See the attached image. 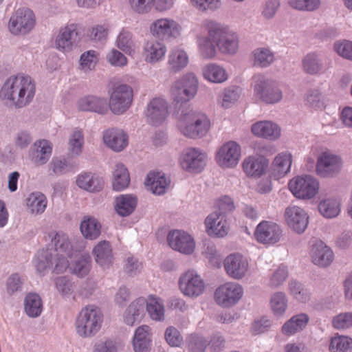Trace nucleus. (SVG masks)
I'll use <instances>...</instances> for the list:
<instances>
[{
    "label": "nucleus",
    "mask_w": 352,
    "mask_h": 352,
    "mask_svg": "<svg viewBox=\"0 0 352 352\" xmlns=\"http://www.w3.org/2000/svg\"><path fill=\"white\" fill-rule=\"evenodd\" d=\"M36 94V84L29 76L9 77L0 89V99L6 104L23 108L32 102Z\"/></svg>",
    "instance_id": "f257e3e1"
},
{
    "label": "nucleus",
    "mask_w": 352,
    "mask_h": 352,
    "mask_svg": "<svg viewBox=\"0 0 352 352\" xmlns=\"http://www.w3.org/2000/svg\"><path fill=\"white\" fill-rule=\"evenodd\" d=\"M177 126L184 135L196 138L207 134L210 128V121L205 114L188 108L182 111Z\"/></svg>",
    "instance_id": "f03ea898"
},
{
    "label": "nucleus",
    "mask_w": 352,
    "mask_h": 352,
    "mask_svg": "<svg viewBox=\"0 0 352 352\" xmlns=\"http://www.w3.org/2000/svg\"><path fill=\"white\" fill-rule=\"evenodd\" d=\"M102 322L101 310L94 305L87 306L81 309L76 318V331L80 337H92L100 330Z\"/></svg>",
    "instance_id": "7ed1b4c3"
},
{
    "label": "nucleus",
    "mask_w": 352,
    "mask_h": 352,
    "mask_svg": "<svg viewBox=\"0 0 352 352\" xmlns=\"http://www.w3.org/2000/svg\"><path fill=\"white\" fill-rule=\"evenodd\" d=\"M54 245V249L41 250L38 252V264H64L68 257L72 256V246L65 234L52 232L49 235Z\"/></svg>",
    "instance_id": "20e7f679"
},
{
    "label": "nucleus",
    "mask_w": 352,
    "mask_h": 352,
    "mask_svg": "<svg viewBox=\"0 0 352 352\" xmlns=\"http://www.w3.org/2000/svg\"><path fill=\"white\" fill-rule=\"evenodd\" d=\"M210 36L223 53L234 54L238 49V37L228 27L213 21L206 23Z\"/></svg>",
    "instance_id": "39448f33"
},
{
    "label": "nucleus",
    "mask_w": 352,
    "mask_h": 352,
    "mask_svg": "<svg viewBox=\"0 0 352 352\" xmlns=\"http://www.w3.org/2000/svg\"><path fill=\"white\" fill-rule=\"evenodd\" d=\"M288 187L294 197L301 199H311L318 192L319 182L312 176H297L292 179Z\"/></svg>",
    "instance_id": "423d86ee"
},
{
    "label": "nucleus",
    "mask_w": 352,
    "mask_h": 352,
    "mask_svg": "<svg viewBox=\"0 0 352 352\" xmlns=\"http://www.w3.org/2000/svg\"><path fill=\"white\" fill-rule=\"evenodd\" d=\"M243 288L238 283L228 282L219 285L214 291V300L221 307L230 308L243 298Z\"/></svg>",
    "instance_id": "0eeeda50"
},
{
    "label": "nucleus",
    "mask_w": 352,
    "mask_h": 352,
    "mask_svg": "<svg viewBox=\"0 0 352 352\" xmlns=\"http://www.w3.org/2000/svg\"><path fill=\"white\" fill-rule=\"evenodd\" d=\"M35 23L34 12L29 8H23L16 10L12 14L8 26L12 34L25 35L34 28Z\"/></svg>",
    "instance_id": "6e6552de"
},
{
    "label": "nucleus",
    "mask_w": 352,
    "mask_h": 352,
    "mask_svg": "<svg viewBox=\"0 0 352 352\" xmlns=\"http://www.w3.org/2000/svg\"><path fill=\"white\" fill-rule=\"evenodd\" d=\"M197 85L195 75L188 73L173 84L170 89L171 96L177 102H187L195 96Z\"/></svg>",
    "instance_id": "1a4fd4ad"
},
{
    "label": "nucleus",
    "mask_w": 352,
    "mask_h": 352,
    "mask_svg": "<svg viewBox=\"0 0 352 352\" xmlns=\"http://www.w3.org/2000/svg\"><path fill=\"white\" fill-rule=\"evenodd\" d=\"M182 30L181 25L170 18L156 19L149 27L151 34L162 41L178 38L181 35Z\"/></svg>",
    "instance_id": "9d476101"
},
{
    "label": "nucleus",
    "mask_w": 352,
    "mask_h": 352,
    "mask_svg": "<svg viewBox=\"0 0 352 352\" xmlns=\"http://www.w3.org/2000/svg\"><path fill=\"white\" fill-rule=\"evenodd\" d=\"M179 287L184 296L197 298L204 293L206 284L201 276L195 271L188 270L180 276Z\"/></svg>",
    "instance_id": "9b49d317"
},
{
    "label": "nucleus",
    "mask_w": 352,
    "mask_h": 352,
    "mask_svg": "<svg viewBox=\"0 0 352 352\" xmlns=\"http://www.w3.org/2000/svg\"><path fill=\"white\" fill-rule=\"evenodd\" d=\"M207 162V155L199 148H187L182 153L179 162L187 172L199 173L203 170Z\"/></svg>",
    "instance_id": "f8f14e48"
},
{
    "label": "nucleus",
    "mask_w": 352,
    "mask_h": 352,
    "mask_svg": "<svg viewBox=\"0 0 352 352\" xmlns=\"http://www.w3.org/2000/svg\"><path fill=\"white\" fill-rule=\"evenodd\" d=\"M132 101V88L128 85H120L111 93L109 108L113 113L121 114L129 108Z\"/></svg>",
    "instance_id": "ddd939ff"
},
{
    "label": "nucleus",
    "mask_w": 352,
    "mask_h": 352,
    "mask_svg": "<svg viewBox=\"0 0 352 352\" xmlns=\"http://www.w3.org/2000/svg\"><path fill=\"white\" fill-rule=\"evenodd\" d=\"M241 158V146L234 141L223 144L217 151L215 160L223 168H232L237 166Z\"/></svg>",
    "instance_id": "4468645a"
},
{
    "label": "nucleus",
    "mask_w": 352,
    "mask_h": 352,
    "mask_svg": "<svg viewBox=\"0 0 352 352\" xmlns=\"http://www.w3.org/2000/svg\"><path fill=\"white\" fill-rule=\"evenodd\" d=\"M167 241L173 250L186 255L192 254L196 247L194 238L182 230L170 231L168 234Z\"/></svg>",
    "instance_id": "2eb2a0df"
},
{
    "label": "nucleus",
    "mask_w": 352,
    "mask_h": 352,
    "mask_svg": "<svg viewBox=\"0 0 352 352\" xmlns=\"http://www.w3.org/2000/svg\"><path fill=\"white\" fill-rule=\"evenodd\" d=\"M283 236V230L277 223L262 221L255 230L254 236L256 241L265 245H274L280 241Z\"/></svg>",
    "instance_id": "dca6fc26"
},
{
    "label": "nucleus",
    "mask_w": 352,
    "mask_h": 352,
    "mask_svg": "<svg viewBox=\"0 0 352 352\" xmlns=\"http://www.w3.org/2000/svg\"><path fill=\"white\" fill-rule=\"evenodd\" d=\"M255 85L254 95L266 103H274L282 98V93L276 89L272 82L267 80L264 76L258 74L254 77Z\"/></svg>",
    "instance_id": "f3484780"
},
{
    "label": "nucleus",
    "mask_w": 352,
    "mask_h": 352,
    "mask_svg": "<svg viewBox=\"0 0 352 352\" xmlns=\"http://www.w3.org/2000/svg\"><path fill=\"white\" fill-rule=\"evenodd\" d=\"M241 168L247 177L259 178L267 173L269 160L263 155H250L243 160Z\"/></svg>",
    "instance_id": "a211bd4d"
},
{
    "label": "nucleus",
    "mask_w": 352,
    "mask_h": 352,
    "mask_svg": "<svg viewBox=\"0 0 352 352\" xmlns=\"http://www.w3.org/2000/svg\"><path fill=\"white\" fill-rule=\"evenodd\" d=\"M78 36V25L67 24L59 30L58 34L55 36V47L61 52L71 51Z\"/></svg>",
    "instance_id": "6ab92c4d"
},
{
    "label": "nucleus",
    "mask_w": 352,
    "mask_h": 352,
    "mask_svg": "<svg viewBox=\"0 0 352 352\" xmlns=\"http://www.w3.org/2000/svg\"><path fill=\"white\" fill-rule=\"evenodd\" d=\"M285 219L287 226L297 233H302L308 225V215L301 208L290 206L286 208Z\"/></svg>",
    "instance_id": "aec40b11"
},
{
    "label": "nucleus",
    "mask_w": 352,
    "mask_h": 352,
    "mask_svg": "<svg viewBox=\"0 0 352 352\" xmlns=\"http://www.w3.org/2000/svg\"><path fill=\"white\" fill-rule=\"evenodd\" d=\"M341 168L340 159L327 152L322 153L316 164V172L320 177L332 176L338 173Z\"/></svg>",
    "instance_id": "412c9836"
},
{
    "label": "nucleus",
    "mask_w": 352,
    "mask_h": 352,
    "mask_svg": "<svg viewBox=\"0 0 352 352\" xmlns=\"http://www.w3.org/2000/svg\"><path fill=\"white\" fill-rule=\"evenodd\" d=\"M206 232L210 236L223 237L229 230L226 217L217 212L211 213L205 220Z\"/></svg>",
    "instance_id": "4be33fe9"
},
{
    "label": "nucleus",
    "mask_w": 352,
    "mask_h": 352,
    "mask_svg": "<svg viewBox=\"0 0 352 352\" xmlns=\"http://www.w3.org/2000/svg\"><path fill=\"white\" fill-rule=\"evenodd\" d=\"M168 114V105L163 98H153L148 104L146 115L151 124L161 123L166 118Z\"/></svg>",
    "instance_id": "5701e85b"
},
{
    "label": "nucleus",
    "mask_w": 352,
    "mask_h": 352,
    "mask_svg": "<svg viewBox=\"0 0 352 352\" xmlns=\"http://www.w3.org/2000/svg\"><path fill=\"white\" fill-rule=\"evenodd\" d=\"M52 152V144L46 140H40L34 142L31 150V160L36 166L45 164L50 159Z\"/></svg>",
    "instance_id": "b1692460"
},
{
    "label": "nucleus",
    "mask_w": 352,
    "mask_h": 352,
    "mask_svg": "<svg viewBox=\"0 0 352 352\" xmlns=\"http://www.w3.org/2000/svg\"><path fill=\"white\" fill-rule=\"evenodd\" d=\"M146 300L140 298L133 301L124 313L123 319L126 324L133 326L140 322L144 316Z\"/></svg>",
    "instance_id": "393cba45"
},
{
    "label": "nucleus",
    "mask_w": 352,
    "mask_h": 352,
    "mask_svg": "<svg viewBox=\"0 0 352 352\" xmlns=\"http://www.w3.org/2000/svg\"><path fill=\"white\" fill-rule=\"evenodd\" d=\"M310 256L314 264H331L334 260L332 250L321 241L311 246Z\"/></svg>",
    "instance_id": "a878e982"
},
{
    "label": "nucleus",
    "mask_w": 352,
    "mask_h": 352,
    "mask_svg": "<svg viewBox=\"0 0 352 352\" xmlns=\"http://www.w3.org/2000/svg\"><path fill=\"white\" fill-rule=\"evenodd\" d=\"M104 144L115 151L123 150L128 144V138L120 129H108L103 135Z\"/></svg>",
    "instance_id": "bb28decb"
},
{
    "label": "nucleus",
    "mask_w": 352,
    "mask_h": 352,
    "mask_svg": "<svg viewBox=\"0 0 352 352\" xmlns=\"http://www.w3.org/2000/svg\"><path fill=\"white\" fill-rule=\"evenodd\" d=\"M166 53V45L157 41H148L144 47V60L150 64H155L164 60Z\"/></svg>",
    "instance_id": "cd10ccee"
},
{
    "label": "nucleus",
    "mask_w": 352,
    "mask_h": 352,
    "mask_svg": "<svg viewBox=\"0 0 352 352\" xmlns=\"http://www.w3.org/2000/svg\"><path fill=\"white\" fill-rule=\"evenodd\" d=\"M252 133L260 138L275 140L280 135L279 126L270 121H259L252 126Z\"/></svg>",
    "instance_id": "c85d7f7f"
},
{
    "label": "nucleus",
    "mask_w": 352,
    "mask_h": 352,
    "mask_svg": "<svg viewBox=\"0 0 352 352\" xmlns=\"http://www.w3.org/2000/svg\"><path fill=\"white\" fill-rule=\"evenodd\" d=\"M79 110L105 113L107 111V102L104 98L94 96H87L81 98L77 103Z\"/></svg>",
    "instance_id": "c756f323"
},
{
    "label": "nucleus",
    "mask_w": 352,
    "mask_h": 352,
    "mask_svg": "<svg viewBox=\"0 0 352 352\" xmlns=\"http://www.w3.org/2000/svg\"><path fill=\"white\" fill-rule=\"evenodd\" d=\"M189 58L186 52L175 47L170 50L167 61L170 72L177 73L184 69L188 64Z\"/></svg>",
    "instance_id": "7c9ffc66"
},
{
    "label": "nucleus",
    "mask_w": 352,
    "mask_h": 352,
    "mask_svg": "<svg viewBox=\"0 0 352 352\" xmlns=\"http://www.w3.org/2000/svg\"><path fill=\"white\" fill-rule=\"evenodd\" d=\"M292 164L291 153L283 152L278 154L272 162V175L277 179L284 177L290 171Z\"/></svg>",
    "instance_id": "2f4dec72"
},
{
    "label": "nucleus",
    "mask_w": 352,
    "mask_h": 352,
    "mask_svg": "<svg viewBox=\"0 0 352 352\" xmlns=\"http://www.w3.org/2000/svg\"><path fill=\"white\" fill-rule=\"evenodd\" d=\"M116 45L118 49L129 56L135 54L138 49L137 41L132 32L124 29H122L118 35Z\"/></svg>",
    "instance_id": "473e14b6"
},
{
    "label": "nucleus",
    "mask_w": 352,
    "mask_h": 352,
    "mask_svg": "<svg viewBox=\"0 0 352 352\" xmlns=\"http://www.w3.org/2000/svg\"><path fill=\"white\" fill-rule=\"evenodd\" d=\"M170 181L164 175L155 172L148 174L145 181V185L156 195L164 193Z\"/></svg>",
    "instance_id": "72a5a7b5"
},
{
    "label": "nucleus",
    "mask_w": 352,
    "mask_h": 352,
    "mask_svg": "<svg viewBox=\"0 0 352 352\" xmlns=\"http://www.w3.org/2000/svg\"><path fill=\"white\" fill-rule=\"evenodd\" d=\"M320 214L325 218H335L341 211V200L338 197H330L321 201L318 205Z\"/></svg>",
    "instance_id": "f704fd0d"
},
{
    "label": "nucleus",
    "mask_w": 352,
    "mask_h": 352,
    "mask_svg": "<svg viewBox=\"0 0 352 352\" xmlns=\"http://www.w3.org/2000/svg\"><path fill=\"white\" fill-rule=\"evenodd\" d=\"M76 184L80 188L90 192L99 191L103 186V181L101 179L87 173L78 177Z\"/></svg>",
    "instance_id": "c9c22d12"
},
{
    "label": "nucleus",
    "mask_w": 352,
    "mask_h": 352,
    "mask_svg": "<svg viewBox=\"0 0 352 352\" xmlns=\"http://www.w3.org/2000/svg\"><path fill=\"white\" fill-rule=\"evenodd\" d=\"M203 76L207 80L221 83L228 79V74L226 70L216 64H208L203 68Z\"/></svg>",
    "instance_id": "e433bc0d"
},
{
    "label": "nucleus",
    "mask_w": 352,
    "mask_h": 352,
    "mask_svg": "<svg viewBox=\"0 0 352 352\" xmlns=\"http://www.w3.org/2000/svg\"><path fill=\"white\" fill-rule=\"evenodd\" d=\"M308 320V316L304 314L293 316L284 324L282 327V332L287 336L293 335L302 330L307 325Z\"/></svg>",
    "instance_id": "4c0bfd02"
},
{
    "label": "nucleus",
    "mask_w": 352,
    "mask_h": 352,
    "mask_svg": "<svg viewBox=\"0 0 352 352\" xmlns=\"http://www.w3.org/2000/svg\"><path fill=\"white\" fill-rule=\"evenodd\" d=\"M113 177L112 185L114 190L120 191L129 186L130 182L129 174L123 164H116Z\"/></svg>",
    "instance_id": "58836bf2"
},
{
    "label": "nucleus",
    "mask_w": 352,
    "mask_h": 352,
    "mask_svg": "<svg viewBox=\"0 0 352 352\" xmlns=\"http://www.w3.org/2000/svg\"><path fill=\"white\" fill-rule=\"evenodd\" d=\"M137 199L129 195H123L116 198V210L122 217L129 215L135 208Z\"/></svg>",
    "instance_id": "ea45409f"
},
{
    "label": "nucleus",
    "mask_w": 352,
    "mask_h": 352,
    "mask_svg": "<svg viewBox=\"0 0 352 352\" xmlns=\"http://www.w3.org/2000/svg\"><path fill=\"white\" fill-rule=\"evenodd\" d=\"M305 72L309 74H319L324 72L326 67L316 54H308L302 60Z\"/></svg>",
    "instance_id": "a19ab883"
},
{
    "label": "nucleus",
    "mask_w": 352,
    "mask_h": 352,
    "mask_svg": "<svg viewBox=\"0 0 352 352\" xmlns=\"http://www.w3.org/2000/svg\"><path fill=\"white\" fill-rule=\"evenodd\" d=\"M47 199L41 192H32L26 199V206L32 214L43 213L47 206Z\"/></svg>",
    "instance_id": "79ce46f5"
},
{
    "label": "nucleus",
    "mask_w": 352,
    "mask_h": 352,
    "mask_svg": "<svg viewBox=\"0 0 352 352\" xmlns=\"http://www.w3.org/2000/svg\"><path fill=\"white\" fill-rule=\"evenodd\" d=\"M145 305L146 311L152 320H161L164 318V307L159 298L151 295L146 300Z\"/></svg>",
    "instance_id": "37998d69"
},
{
    "label": "nucleus",
    "mask_w": 352,
    "mask_h": 352,
    "mask_svg": "<svg viewBox=\"0 0 352 352\" xmlns=\"http://www.w3.org/2000/svg\"><path fill=\"white\" fill-rule=\"evenodd\" d=\"M25 311L30 317H37L42 311L43 305L40 296L36 294L30 293L25 300Z\"/></svg>",
    "instance_id": "c03bdc74"
},
{
    "label": "nucleus",
    "mask_w": 352,
    "mask_h": 352,
    "mask_svg": "<svg viewBox=\"0 0 352 352\" xmlns=\"http://www.w3.org/2000/svg\"><path fill=\"white\" fill-rule=\"evenodd\" d=\"M100 224L94 218L84 219L80 224V230L83 236L89 239H95L100 234Z\"/></svg>",
    "instance_id": "a18cd8bd"
},
{
    "label": "nucleus",
    "mask_w": 352,
    "mask_h": 352,
    "mask_svg": "<svg viewBox=\"0 0 352 352\" xmlns=\"http://www.w3.org/2000/svg\"><path fill=\"white\" fill-rule=\"evenodd\" d=\"M329 349L330 352H351L352 339L348 336H336L331 338Z\"/></svg>",
    "instance_id": "49530a36"
},
{
    "label": "nucleus",
    "mask_w": 352,
    "mask_h": 352,
    "mask_svg": "<svg viewBox=\"0 0 352 352\" xmlns=\"http://www.w3.org/2000/svg\"><path fill=\"white\" fill-rule=\"evenodd\" d=\"M93 254L97 263H105L112 257V250L110 243L107 241L99 242L93 250Z\"/></svg>",
    "instance_id": "de8ad7c7"
},
{
    "label": "nucleus",
    "mask_w": 352,
    "mask_h": 352,
    "mask_svg": "<svg viewBox=\"0 0 352 352\" xmlns=\"http://www.w3.org/2000/svg\"><path fill=\"white\" fill-rule=\"evenodd\" d=\"M197 44L199 52L203 57L211 58L214 56L217 45L209 34L208 37H199L197 40Z\"/></svg>",
    "instance_id": "09e8293b"
},
{
    "label": "nucleus",
    "mask_w": 352,
    "mask_h": 352,
    "mask_svg": "<svg viewBox=\"0 0 352 352\" xmlns=\"http://www.w3.org/2000/svg\"><path fill=\"white\" fill-rule=\"evenodd\" d=\"M306 104L316 110L324 109V99L318 89L310 90L305 98Z\"/></svg>",
    "instance_id": "8fccbe9b"
},
{
    "label": "nucleus",
    "mask_w": 352,
    "mask_h": 352,
    "mask_svg": "<svg viewBox=\"0 0 352 352\" xmlns=\"http://www.w3.org/2000/svg\"><path fill=\"white\" fill-rule=\"evenodd\" d=\"M273 313L276 316H282L287 309V299L285 294L277 292L274 294L270 301Z\"/></svg>",
    "instance_id": "3c124183"
},
{
    "label": "nucleus",
    "mask_w": 352,
    "mask_h": 352,
    "mask_svg": "<svg viewBox=\"0 0 352 352\" xmlns=\"http://www.w3.org/2000/svg\"><path fill=\"white\" fill-rule=\"evenodd\" d=\"M98 60V54L94 50H89L83 53L80 59L81 69L85 72L94 69Z\"/></svg>",
    "instance_id": "603ef678"
},
{
    "label": "nucleus",
    "mask_w": 352,
    "mask_h": 352,
    "mask_svg": "<svg viewBox=\"0 0 352 352\" xmlns=\"http://www.w3.org/2000/svg\"><path fill=\"white\" fill-rule=\"evenodd\" d=\"M208 345V341L197 335H190L187 340V347L189 352H204Z\"/></svg>",
    "instance_id": "864d4df0"
},
{
    "label": "nucleus",
    "mask_w": 352,
    "mask_h": 352,
    "mask_svg": "<svg viewBox=\"0 0 352 352\" xmlns=\"http://www.w3.org/2000/svg\"><path fill=\"white\" fill-rule=\"evenodd\" d=\"M84 137L81 130L76 129L71 135L69 141V150L72 153L78 155L82 152Z\"/></svg>",
    "instance_id": "5fc2aeb1"
},
{
    "label": "nucleus",
    "mask_w": 352,
    "mask_h": 352,
    "mask_svg": "<svg viewBox=\"0 0 352 352\" xmlns=\"http://www.w3.org/2000/svg\"><path fill=\"white\" fill-rule=\"evenodd\" d=\"M254 65L266 67L274 60L273 54L267 49H258L254 52Z\"/></svg>",
    "instance_id": "6e6d98bb"
},
{
    "label": "nucleus",
    "mask_w": 352,
    "mask_h": 352,
    "mask_svg": "<svg viewBox=\"0 0 352 352\" xmlns=\"http://www.w3.org/2000/svg\"><path fill=\"white\" fill-rule=\"evenodd\" d=\"M131 9L138 14L149 12L153 7L154 0H128Z\"/></svg>",
    "instance_id": "4d7b16f0"
},
{
    "label": "nucleus",
    "mask_w": 352,
    "mask_h": 352,
    "mask_svg": "<svg viewBox=\"0 0 352 352\" xmlns=\"http://www.w3.org/2000/svg\"><path fill=\"white\" fill-rule=\"evenodd\" d=\"M289 4L300 10L313 11L320 5V0H289Z\"/></svg>",
    "instance_id": "13d9d810"
},
{
    "label": "nucleus",
    "mask_w": 352,
    "mask_h": 352,
    "mask_svg": "<svg viewBox=\"0 0 352 352\" xmlns=\"http://www.w3.org/2000/svg\"><path fill=\"white\" fill-rule=\"evenodd\" d=\"M333 327L337 329H344L352 326V313H342L335 316L332 320Z\"/></svg>",
    "instance_id": "bf43d9fd"
},
{
    "label": "nucleus",
    "mask_w": 352,
    "mask_h": 352,
    "mask_svg": "<svg viewBox=\"0 0 352 352\" xmlns=\"http://www.w3.org/2000/svg\"><path fill=\"white\" fill-rule=\"evenodd\" d=\"M108 62L115 67H124L127 65V58L120 51L112 49L107 54Z\"/></svg>",
    "instance_id": "052dcab7"
},
{
    "label": "nucleus",
    "mask_w": 352,
    "mask_h": 352,
    "mask_svg": "<svg viewBox=\"0 0 352 352\" xmlns=\"http://www.w3.org/2000/svg\"><path fill=\"white\" fill-rule=\"evenodd\" d=\"M109 28L106 25H96L93 27L89 34L90 38L94 41L105 42L107 39Z\"/></svg>",
    "instance_id": "680f3d73"
},
{
    "label": "nucleus",
    "mask_w": 352,
    "mask_h": 352,
    "mask_svg": "<svg viewBox=\"0 0 352 352\" xmlns=\"http://www.w3.org/2000/svg\"><path fill=\"white\" fill-rule=\"evenodd\" d=\"M216 208L217 214L226 216V213L232 212L234 209V204L230 197L223 196L217 200Z\"/></svg>",
    "instance_id": "e2e57ef3"
},
{
    "label": "nucleus",
    "mask_w": 352,
    "mask_h": 352,
    "mask_svg": "<svg viewBox=\"0 0 352 352\" xmlns=\"http://www.w3.org/2000/svg\"><path fill=\"white\" fill-rule=\"evenodd\" d=\"M238 94L233 90H225L222 96L218 100V104L223 108L231 107L238 100Z\"/></svg>",
    "instance_id": "0e129e2a"
},
{
    "label": "nucleus",
    "mask_w": 352,
    "mask_h": 352,
    "mask_svg": "<svg viewBox=\"0 0 352 352\" xmlns=\"http://www.w3.org/2000/svg\"><path fill=\"white\" fill-rule=\"evenodd\" d=\"M116 343L110 340H99L94 346L93 352H117Z\"/></svg>",
    "instance_id": "69168bd1"
},
{
    "label": "nucleus",
    "mask_w": 352,
    "mask_h": 352,
    "mask_svg": "<svg viewBox=\"0 0 352 352\" xmlns=\"http://www.w3.org/2000/svg\"><path fill=\"white\" fill-rule=\"evenodd\" d=\"M335 50L341 56L352 60V42L344 41L335 44Z\"/></svg>",
    "instance_id": "338daca9"
},
{
    "label": "nucleus",
    "mask_w": 352,
    "mask_h": 352,
    "mask_svg": "<svg viewBox=\"0 0 352 352\" xmlns=\"http://www.w3.org/2000/svg\"><path fill=\"white\" fill-rule=\"evenodd\" d=\"M165 338L168 344L172 346H179L182 341L178 330L174 327L167 328L165 332Z\"/></svg>",
    "instance_id": "774afa93"
}]
</instances>
